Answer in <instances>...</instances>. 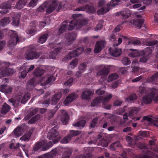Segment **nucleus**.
<instances>
[{
	"mask_svg": "<svg viewBox=\"0 0 158 158\" xmlns=\"http://www.w3.org/2000/svg\"><path fill=\"white\" fill-rule=\"evenodd\" d=\"M87 23V21L85 20H77L76 19H74L69 23L68 21H66L63 22L62 26L59 30V32L60 34L62 33L67 28L68 30H72L75 26H76V29H79L86 24Z\"/></svg>",
	"mask_w": 158,
	"mask_h": 158,
	"instance_id": "obj_1",
	"label": "nucleus"
},
{
	"mask_svg": "<svg viewBox=\"0 0 158 158\" xmlns=\"http://www.w3.org/2000/svg\"><path fill=\"white\" fill-rule=\"evenodd\" d=\"M58 4L57 1L53 0L52 2H45L38 9V11L40 12L44 11V9L47 8L46 12L48 14L52 12L55 9Z\"/></svg>",
	"mask_w": 158,
	"mask_h": 158,
	"instance_id": "obj_2",
	"label": "nucleus"
},
{
	"mask_svg": "<svg viewBox=\"0 0 158 158\" xmlns=\"http://www.w3.org/2000/svg\"><path fill=\"white\" fill-rule=\"evenodd\" d=\"M35 48L32 45H31L28 48L25 53V58L28 60L38 59L42 54V52H37L35 51Z\"/></svg>",
	"mask_w": 158,
	"mask_h": 158,
	"instance_id": "obj_3",
	"label": "nucleus"
},
{
	"mask_svg": "<svg viewBox=\"0 0 158 158\" xmlns=\"http://www.w3.org/2000/svg\"><path fill=\"white\" fill-rule=\"evenodd\" d=\"M34 68V65H31L29 66L28 65L27 63H24L22 66L20 67L19 71L21 74L19 76V78H24L26 77L27 73L32 70Z\"/></svg>",
	"mask_w": 158,
	"mask_h": 158,
	"instance_id": "obj_4",
	"label": "nucleus"
},
{
	"mask_svg": "<svg viewBox=\"0 0 158 158\" xmlns=\"http://www.w3.org/2000/svg\"><path fill=\"white\" fill-rule=\"evenodd\" d=\"M129 50L131 51H135L134 53H130L132 57H135L136 56H140L143 55H148L152 53V49L150 47L146 48L145 51H142L139 52L138 50L133 49L131 48Z\"/></svg>",
	"mask_w": 158,
	"mask_h": 158,
	"instance_id": "obj_5",
	"label": "nucleus"
},
{
	"mask_svg": "<svg viewBox=\"0 0 158 158\" xmlns=\"http://www.w3.org/2000/svg\"><path fill=\"white\" fill-rule=\"evenodd\" d=\"M19 38L16 32L15 31L11 34L8 42V46L12 48L14 47L18 43H19Z\"/></svg>",
	"mask_w": 158,
	"mask_h": 158,
	"instance_id": "obj_6",
	"label": "nucleus"
},
{
	"mask_svg": "<svg viewBox=\"0 0 158 158\" xmlns=\"http://www.w3.org/2000/svg\"><path fill=\"white\" fill-rule=\"evenodd\" d=\"M112 97L111 94L108 95V96L105 98L102 96L98 97L95 98L91 103V106H97L101 102L105 103L108 102L110 98Z\"/></svg>",
	"mask_w": 158,
	"mask_h": 158,
	"instance_id": "obj_7",
	"label": "nucleus"
},
{
	"mask_svg": "<svg viewBox=\"0 0 158 158\" xmlns=\"http://www.w3.org/2000/svg\"><path fill=\"white\" fill-rule=\"evenodd\" d=\"M9 66L6 65L4 68L0 69V78L4 76L11 75L15 72V70L8 68Z\"/></svg>",
	"mask_w": 158,
	"mask_h": 158,
	"instance_id": "obj_8",
	"label": "nucleus"
},
{
	"mask_svg": "<svg viewBox=\"0 0 158 158\" xmlns=\"http://www.w3.org/2000/svg\"><path fill=\"white\" fill-rule=\"evenodd\" d=\"M84 50L83 47L77 48L76 50L70 52L69 55L66 56L65 58L68 60L71 59L72 58L77 56L81 54Z\"/></svg>",
	"mask_w": 158,
	"mask_h": 158,
	"instance_id": "obj_9",
	"label": "nucleus"
},
{
	"mask_svg": "<svg viewBox=\"0 0 158 158\" xmlns=\"http://www.w3.org/2000/svg\"><path fill=\"white\" fill-rule=\"evenodd\" d=\"M58 128L59 126H56L50 131L47 135V137L49 139H51L58 135V132L56 131V129Z\"/></svg>",
	"mask_w": 158,
	"mask_h": 158,
	"instance_id": "obj_10",
	"label": "nucleus"
},
{
	"mask_svg": "<svg viewBox=\"0 0 158 158\" xmlns=\"http://www.w3.org/2000/svg\"><path fill=\"white\" fill-rule=\"evenodd\" d=\"M61 114L60 120L62 123L64 125L67 124L68 123L69 116L67 113L64 110H61Z\"/></svg>",
	"mask_w": 158,
	"mask_h": 158,
	"instance_id": "obj_11",
	"label": "nucleus"
},
{
	"mask_svg": "<svg viewBox=\"0 0 158 158\" xmlns=\"http://www.w3.org/2000/svg\"><path fill=\"white\" fill-rule=\"evenodd\" d=\"M78 97L77 94L74 93H72L66 98L64 101V103L67 105L68 104L77 98Z\"/></svg>",
	"mask_w": 158,
	"mask_h": 158,
	"instance_id": "obj_12",
	"label": "nucleus"
},
{
	"mask_svg": "<svg viewBox=\"0 0 158 158\" xmlns=\"http://www.w3.org/2000/svg\"><path fill=\"white\" fill-rule=\"evenodd\" d=\"M62 95V93L60 92L55 94L51 98V104L52 105H56L59 101Z\"/></svg>",
	"mask_w": 158,
	"mask_h": 158,
	"instance_id": "obj_13",
	"label": "nucleus"
},
{
	"mask_svg": "<svg viewBox=\"0 0 158 158\" xmlns=\"http://www.w3.org/2000/svg\"><path fill=\"white\" fill-rule=\"evenodd\" d=\"M105 44V42L104 41H101L98 42L95 45L94 49V52L95 53H99L103 48Z\"/></svg>",
	"mask_w": 158,
	"mask_h": 158,
	"instance_id": "obj_14",
	"label": "nucleus"
},
{
	"mask_svg": "<svg viewBox=\"0 0 158 158\" xmlns=\"http://www.w3.org/2000/svg\"><path fill=\"white\" fill-rule=\"evenodd\" d=\"M152 97L151 92L150 94L147 95L143 97L141 101V105L143 106L144 104H149L152 102Z\"/></svg>",
	"mask_w": 158,
	"mask_h": 158,
	"instance_id": "obj_15",
	"label": "nucleus"
},
{
	"mask_svg": "<svg viewBox=\"0 0 158 158\" xmlns=\"http://www.w3.org/2000/svg\"><path fill=\"white\" fill-rule=\"evenodd\" d=\"M77 36V34L75 32L67 33L65 35L66 41L67 42L71 43L76 39Z\"/></svg>",
	"mask_w": 158,
	"mask_h": 158,
	"instance_id": "obj_16",
	"label": "nucleus"
},
{
	"mask_svg": "<svg viewBox=\"0 0 158 158\" xmlns=\"http://www.w3.org/2000/svg\"><path fill=\"white\" fill-rule=\"evenodd\" d=\"M12 88L11 87H7L6 85H2L0 87V91L6 94H10L12 91Z\"/></svg>",
	"mask_w": 158,
	"mask_h": 158,
	"instance_id": "obj_17",
	"label": "nucleus"
},
{
	"mask_svg": "<svg viewBox=\"0 0 158 158\" xmlns=\"http://www.w3.org/2000/svg\"><path fill=\"white\" fill-rule=\"evenodd\" d=\"M34 130V128L30 129L27 133L25 134L23 136L21 137L20 139L24 141H28Z\"/></svg>",
	"mask_w": 158,
	"mask_h": 158,
	"instance_id": "obj_18",
	"label": "nucleus"
},
{
	"mask_svg": "<svg viewBox=\"0 0 158 158\" xmlns=\"http://www.w3.org/2000/svg\"><path fill=\"white\" fill-rule=\"evenodd\" d=\"M109 72V69L106 67H104L102 69H100L97 72V74L98 76H106Z\"/></svg>",
	"mask_w": 158,
	"mask_h": 158,
	"instance_id": "obj_19",
	"label": "nucleus"
},
{
	"mask_svg": "<svg viewBox=\"0 0 158 158\" xmlns=\"http://www.w3.org/2000/svg\"><path fill=\"white\" fill-rule=\"evenodd\" d=\"M158 80V72H156L151 77H149L147 79V81L148 82L154 83Z\"/></svg>",
	"mask_w": 158,
	"mask_h": 158,
	"instance_id": "obj_20",
	"label": "nucleus"
},
{
	"mask_svg": "<svg viewBox=\"0 0 158 158\" xmlns=\"http://www.w3.org/2000/svg\"><path fill=\"white\" fill-rule=\"evenodd\" d=\"M45 72V71L44 69L37 68L34 70L33 74L36 77H40L43 75Z\"/></svg>",
	"mask_w": 158,
	"mask_h": 158,
	"instance_id": "obj_21",
	"label": "nucleus"
},
{
	"mask_svg": "<svg viewBox=\"0 0 158 158\" xmlns=\"http://www.w3.org/2000/svg\"><path fill=\"white\" fill-rule=\"evenodd\" d=\"M151 94L152 95L153 100L155 102H158V89L156 88L152 89Z\"/></svg>",
	"mask_w": 158,
	"mask_h": 158,
	"instance_id": "obj_22",
	"label": "nucleus"
},
{
	"mask_svg": "<svg viewBox=\"0 0 158 158\" xmlns=\"http://www.w3.org/2000/svg\"><path fill=\"white\" fill-rule=\"evenodd\" d=\"M122 51L121 49L115 48L110 50V53L111 55L115 57H118L121 54Z\"/></svg>",
	"mask_w": 158,
	"mask_h": 158,
	"instance_id": "obj_23",
	"label": "nucleus"
},
{
	"mask_svg": "<svg viewBox=\"0 0 158 158\" xmlns=\"http://www.w3.org/2000/svg\"><path fill=\"white\" fill-rule=\"evenodd\" d=\"M23 131V129L22 127H18L13 132V133L16 136L19 137L22 134Z\"/></svg>",
	"mask_w": 158,
	"mask_h": 158,
	"instance_id": "obj_24",
	"label": "nucleus"
},
{
	"mask_svg": "<svg viewBox=\"0 0 158 158\" xmlns=\"http://www.w3.org/2000/svg\"><path fill=\"white\" fill-rule=\"evenodd\" d=\"M144 22V19H136L133 20V24L137 26V27L140 29L143 25Z\"/></svg>",
	"mask_w": 158,
	"mask_h": 158,
	"instance_id": "obj_25",
	"label": "nucleus"
},
{
	"mask_svg": "<svg viewBox=\"0 0 158 158\" xmlns=\"http://www.w3.org/2000/svg\"><path fill=\"white\" fill-rule=\"evenodd\" d=\"M52 141H53V143L51 141L48 142L46 144L44 145L42 147V150L43 151H44L48 150L49 148L52 146L53 144H55L57 142V140L56 139H55Z\"/></svg>",
	"mask_w": 158,
	"mask_h": 158,
	"instance_id": "obj_26",
	"label": "nucleus"
},
{
	"mask_svg": "<svg viewBox=\"0 0 158 158\" xmlns=\"http://www.w3.org/2000/svg\"><path fill=\"white\" fill-rule=\"evenodd\" d=\"M21 99V97L19 96L15 100L13 99H9V101L14 106L16 107L19 105Z\"/></svg>",
	"mask_w": 158,
	"mask_h": 158,
	"instance_id": "obj_27",
	"label": "nucleus"
},
{
	"mask_svg": "<svg viewBox=\"0 0 158 158\" xmlns=\"http://www.w3.org/2000/svg\"><path fill=\"white\" fill-rule=\"evenodd\" d=\"M10 106L6 103H5L2 106L1 110V113L4 114H6L10 110Z\"/></svg>",
	"mask_w": 158,
	"mask_h": 158,
	"instance_id": "obj_28",
	"label": "nucleus"
},
{
	"mask_svg": "<svg viewBox=\"0 0 158 158\" xmlns=\"http://www.w3.org/2000/svg\"><path fill=\"white\" fill-rule=\"evenodd\" d=\"M21 97L20 103L22 104H25L30 98V94L29 93L24 94L22 97Z\"/></svg>",
	"mask_w": 158,
	"mask_h": 158,
	"instance_id": "obj_29",
	"label": "nucleus"
},
{
	"mask_svg": "<svg viewBox=\"0 0 158 158\" xmlns=\"http://www.w3.org/2000/svg\"><path fill=\"white\" fill-rule=\"evenodd\" d=\"M48 55L47 53H45L44 56H41V59H43L48 58L51 59H55L56 56L52 52L50 53L48 56Z\"/></svg>",
	"mask_w": 158,
	"mask_h": 158,
	"instance_id": "obj_30",
	"label": "nucleus"
},
{
	"mask_svg": "<svg viewBox=\"0 0 158 158\" xmlns=\"http://www.w3.org/2000/svg\"><path fill=\"white\" fill-rule=\"evenodd\" d=\"M27 3V0H19L16 4L17 8L18 9H20Z\"/></svg>",
	"mask_w": 158,
	"mask_h": 158,
	"instance_id": "obj_31",
	"label": "nucleus"
},
{
	"mask_svg": "<svg viewBox=\"0 0 158 158\" xmlns=\"http://www.w3.org/2000/svg\"><path fill=\"white\" fill-rule=\"evenodd\" d=\"M11 4L10 2L3 3L0 5V8L3 9H10Z\"/></svg>",
	"mask_w": 158,
	"mask_h": 158,
	"instance_id": "obj_32",
	"label": "nucleus"
},
{
	"mask_svg": "<svg viewBox=\"0 0 158 158\" xmlns=\"http://www.w3.org/2000/svg\"><path fill=\"white\" fill-rule=\"evenodd\" d=\"M92 92L89 90L83 92L81 95V98L83 99H87L91 95Z\"/></svg>",
	"mask_w": 158,
	"mask_h": 158,
	"instance_id": "obj_33",
	"label": "nucleus"
},
{
	"mask_svg": "<svg viewBox=\"0 0 158 158\" xmlns=\"http://www.w3.org/2000/svg\"><path fill=\"white\" fill-rule=\"evenodd\" d=\"M86 123V121L85 120L81 119L73 124V126L74 127H81L83 128L85 126Z\"/></svg>",
	"mask_w": 158,
	"mask_h": 158,
	"instance_id": "obj_34",
	"label": "nucleus"
},
{
	"mask_svg": "<svg viewBox=\"0 0 158 158\" xmlns=\"http://www.w3.org/2000/svg\"><path fill=\"white\" fill-rule=\"evenodd\" d=\"M10 21V18L5 17L0 21V25L2 26H4L8 24Z\"/></svg>",
	"mask_w": 158,
	"mask_h": 158,
	"instance_id": "obj_35",
	"label": "nucleus"
},
{
	"mask_svg": "<svg viewBox=\"0 0 158 158\" xmlns=\"http://www.w3.org/2000/svg\"><path fill=\"white\" fill-rule=\"evenodd\" d=\"M48 36V35L47 34H45L42 35L39 38L38 42L39 43L43 44L46 41Z\"/></svg>",
	"mask_w": 158,
	"mask_h": 158,
	"instance_id": "obj_36",
	"label": "nucleus"
},
{
	"mask_svg": "<svg viewBox=\"0 0 158 158\" xmlns=\"http://www.w3.org/2000/svg\"><path fill=\"white\" fill-rule=\"evenodd\" d=\"M85 10L87 12L92 14L95 12V9L93 6L86 4L85 5Z\"/></svg>",
	"mask_w": 158,
	"mask_h": 158,
	"instance_id": "obj_37",
	"label": "nucleus"
},
{
	"mask_svg": "<svg viewBox=\"0 0 158 158\" xmlns=\"http://www.w3.org/2000/svg\"><path fill=\"white\" fill-rule=\"evenodd\" d=\"M109 8L108 7H102L98 10L97 13L98 15H103L109 11Z\"/></svg>",
	"mask_w": 158,
	"mask_h": 158,
	"instance_id": "obj_38",
	"label": "nucleus"
},
{
	"mask_svg": "<svg viewBox=\"0 0 158 158\" xmlns=\"http://www.w3.org/2000/svg\"><path fill=\"white\" fill-rule=\"evenodd\" d=\"M56 79V78L52 75H49L47 79L44 82V84L43 85H46L50 83H51L52 81H54Z\"/></svg>",
	"mask_w": 158,
	"mask_h": 158,
	"instance_id": "obj_39",
	"label": "nucleus"
},
{
	"mask_svg": "<svg viewBox=\"0 0 158 158\" xmlns=\"http://www.w3.org/2000/svg\"><path fill=\"white\" fill-rule=\"evenodd\" d=\"M137 98V96L135 94H130L126 98V101L129 102H131V101L135 100Z\"/></svg>",
	"mask_w": 158,
	"mask_h": 158,
	"instance_id": "obj_40",
	"label": "nucleus"
},
{
	"mask_svg": "<svg viewBox=\"0 0 158 158\" xmlns=\"http://www.w3.org/2000/svg\"><path fill=\"white\" fill-rule=\"evenodd\" d=\"M20 18V16L19 15H17L15 17H14L12 22L13 25L18 26L19 23Z\"/></svg>",
	"mask_w": 158,
	"mask_h": 158,
	"instance_id": "obj_41",
	"label": "nucleus"
},
{
	"mask_svg": "<svg viewBox=\"0 0 158 158\" xmlns=\"http://www.w3.org/2000/svg\"><path fill=\"white\" fill-rule=\"evenodd\" d=\"M44 141H41L37 143L34 146L33 149L35 151H37L44 144Z\"/></svg>",
	"mask_w": 158,
	"mask_h": 158,
	"instance_id": "obj_42",
	"label": "nucleus"
},
{
	"mask_svg": "<svg viewBox=\"0 0 158 158\" xmlns=\"http://www.w3.org/2000/svg\"><path fill=\"white\" fill-rule=\"evenodd\" d=\"M118 77V76L117 74L116 73L113 74L109 76L108 81V82H109L114 81Z\"/></svg>",
	"mask_w": 158,
	"mask_h": 158,
	"instance_id": "obj_43",
	"label": "nucleus"
},
{
	"mask_svg": "<svg viewBox=\"0 0 158 158\" xmlns=\"http://www.w3.org/2000/svg\"><path fill=\"white\" fill-rule=\"evenodd\" d=\"M80 132L78 131L71 130L69 131V134L68 135L70 136L71 138L73 137L76 136L80 134Z\"/></svg>",
	"mask_w": 158,
	"mask_h": 158,
	"instance_id": "obj_44",
	"label": "nucleus"
},
{
	"mask_svg": "<svg viewBox=\"0 0 158 158\" xmlns=\"http://www.w3.org/2000/svg\"><path fill=\"white\" fill-rule=\"evenodd\" d=\"M71 137L68 135L60 141L62 143H67L70 141Z\"/></svg>",
	"mask_w": 158,
	"mask_h": 158,
	"instance_id": "obj_45",
	"label": "nucleus"
},
{
	"mask_svg": "<svg viewBox=\"0 0 158 158\" xmlns=\"http://www.w3.org/2000/svg\"><path fill=\"white\" fill-rule=\"evenodd\" d=\"M139 109L137 108L133 107L132 108L129 112V116H132L136 114L139 111Z\"/></svg>",
	"mask_w": 158,
	"mask_h": 158,
	"instance_id": "obj_46",
	"label": "nucleus"
},
{
	"mask_svg": "<svg viewBox=\"0 0 158 158\" xmlns=\"http://www.w3.org/2000/svg\"><path fill=\"white\" fill-rule=\"evenodd\" d=\"M35 86L34 80V79H30L28 82L27 86L28 89L32 88Z\"/></svg>",
	"mask_w": 158,
	"mask_h": 158,
	"instance_id": "obj_47",
	"label": "nucleus"
},
{
	"mask_svg": "<svg viewBox=\"0 0 158 158\" xmlns=\"http://www.w3.org/2000/svg\"><path fill=\"white\" fill-rule=\"evenodd\" d=\"M122 62L124 65H126L130 64L131 63L130 60L126 57H124L122 59Z\"/></svg>",
	"mask_w": 158,
	"mask_h": 158,
	"instance_id": "obj_48",
	"label": "nucleus"
},
{
	"mask_svg": "<svg viewBox=\"0 0 158 158\" xmlns=\"http://www.w3.org/2000/svg\"><path fill=\"white\" fill-rule=\"evenodd\" d=\"M98 119V118L97 117L93 119L92 121L89 125V126L90 127V128H94L95 127L97 123Z\"/></svg>",
	"mask_w": 158,
	"mask_h": 158,
	"instance_id": "obj_49",
	"label": "nucleus"
},
{
	"mask_svg": "<svg viewBox=\"0 0 158 158\" xmlns=\"http://www.w3.org/2000/svg\"><path fill=\"white\" fill-rule=\"evenodd\" d=\"M72 153V152L70 150L64 152L62 155V158H69Z\"/></svg>",
	"mask_w": 158,
	"mask_h": 158,
	"instance_id": "obj_50",
	"label": "nucleus"
},
{
	"mask_svg": "<svg viewBox=\"0 0 158 158\" xmlns=\"http://www.w3.org/2000/svg\"><path fill=\"white\" fill-rule=\"evenodd\" d=\"M103 21L102 20H101L98 24H97L96 27L95 28V30L97 31L101 30V28L102 27L103 25Z\"/></svg>",
	"mask_w": 158,
	"mask_h": 158,
	"instance_id": "obj_51",
	"label": "nucleus"
},
{
	"mask_svg": "<svg viewBox=\"0 0 158 158\" xmlns=\"http://www.w3.org/2000/svg\"><path fill=\"white\" fill-rule=\"evenodd\" d=\"M78 63V60L77 59H75L74 60H73L69 64L71 69L74 68L77 65V64Z\"/></svg>",
	"mask_w": 158,
	"mask_h": 158,
	"instance_id": "obj_52",
	"label": "nucleus"
},
{
	"mask_svg": "<svg viewBox=\"0 0 158 158\" xmlns=\"http://www.w3.org/2000/svg\"><path fill=\"white\" fill-rule=\"evenodd\" d=\"M38 0H31L29 3L30 7H33L35 6L37 3Z\"/></svg>",
	"mask_w": 158,
	"mask_h": 158,
	"instance_id": "obj_53",
	"label": "nucleus"
},
{
	"mask_svg": "<svg viewBox=\"0 0 158 158\" xmlns=\"http://www.w3.org/2000/svg\"><path fill=\"white\" fill-rule=\"evenodd\" d=\"M52 156L49 153H47L45 154L39 156L38 158H51Z\"/></svg>",
	"mask_w": 158,
	"mask_h": 158,
	"instance_id": "obj_54",
	"label": "nucleus"
},
{
	"mask_svg": "<svg viewBox=\"0 0 158 158\" xmlns=\"http://www.w3.org/2000/svg\"><path fill=\"white\" fill-rule=\"evenodd\" d=\"M128 13L127 14H125L124 13H122L121 15L123 19H128L131 15V12L129 10H128Z\"/></svg>",
	"mask_w": 158,
	"mask_h": 158,
	"instance_id": "obj_55",
	"label": "nucleus"
},
{
	"mask_svg": "<svg viewBox=\"0 0 158 158\" xmlns=\"http://www.w3.org/2000/svg\"><path fill=\"white\" fill-rule=\"evenodd\" d=\"M86 68V64L84 63L81 64L79 66V70L83 72Z\"/></svg>",
	"mask_w": 158,
	"mask_h": 158,
	"instance_id": "obj_56",
	"label": "nucleus"
},
{
	"mask_svg": "<svg viewBox=\"0 0 158 158\" xmlns=\"http://www.w3.org/2000/svg\"><path fill=\"white\" fill-rule=\"evenodd\" d=\"M148 60L147 57L145 56H142L139 58V62L142 63L146 62Z\"/></svg>",
	"mask_w": 158,
	"mask_h": 158,
	"instance_id": "obj_57",
	"label": "nucleus"
},
{
	"mask_svg": "<svg viewBox=\"0 0 158 158\" xmlns=\"http://www.w3.org/2000/svg\"><path fill=\"white\" fill-rule=\"evenodd\" d=\"M50 102V101L49 100H45L44 101H40L39 102V103L42 104L43 105H45L47 107L48 106L49 102Z\"/></svg>",
	"mask_w": 158,
	"mask_h": 158,
	"instance_id": "obj_58",
	"label": "nucleus"
},
{
	"mask_svg": "<svg viewBox=\"0 0 158 158\" xmlns=\"http://www.w3.org/2000/svg\"><path fill=\"white\" fill-rule=\"evenodd\" d=\"M129 44L133 45H139L141 44V42L138 40H135L129 42Z\"/></svg>",
	"mask_w": 158,
	"mask_h": 158,
	"instance_id": "obj_59",
	"label": "nucleus"
},
{
	"mask_svg": "<svg viewBox=\"0 0 158 158\" xmlns=\"http://www.w3.org/2000/svg\"><path fill=\"white\" fill-rule=\"evenodd\" d=\"M120 2V0H114L111 1L110 2V5L112 6H114L118 5V3Z\"/></svg>",
	"mask_w": 158,
	"mask_h": 158,
	"instance_id": "obj_60",
	"label": "nucleus"
},
{
	"mask_svg": "<svg viewBox=\"0 0 158 158\" xmlns=\"http://www.w3.org/2000/svg\"><path fill=\"white\" fill-rule=\"evenodd\" d=\"M123 103V101L119 100H116L114 103V105L115 106H121Z\"/></svg>",
	"mask_w": 158,
	"mask_h": 158,
	"instance_id": "obj_61",
	"label": "nucleus"
},
{
	"mask_svg": "<svg viewBox=\"0 0 158 158\" xmlns=\"http://www.w3.org/2000/svg\"><path fill=\"white\" fill-rule=\"evenodd\" d=\"M158 43V41L156 40L153 41L148 42L147 44L148 46H153L157 44Z\"/></svg>",
	"mask_w": 158,
	"mask_h": 158,
	"instance_id": "obj_62",
	"label": "nucleus"
},
{
	"mask_svg": "<svg viewBox=\"0 0 158 158\" xmlns=\"http://www.w3.org/2000/svg\"><path fill=\"white\" fill-rule=\"evenodd\" d=\"M66 3L65 2H62L59 5L58 9L57 10L58 11H59V10L62 8H64L65 6Z\"/></svg>",
	"mask_w": 158,
	"mask_h": 158,
	"instance_id": "obj_63",
	"label": "nucleus"
},
{
	"mask_svg": "<svg viewBox=\"0 0 158 158\" xmlns=\"http://www.w3.org/2000/svg\"><path fill=\"white\" fill-rule=\"evenodd\" d=\"M61 48L60 47L56 48L52 51V52L55 55L57 56L60 52V51Z\"/></svg>",
	"mask_w": 158,
	"mask_h": 158,
	"instance_id": "obj_64",
	"label": "nucleus"
}]
</instances>
